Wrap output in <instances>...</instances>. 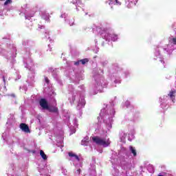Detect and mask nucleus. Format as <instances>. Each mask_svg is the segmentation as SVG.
I'll return each instance as SVG.
<instances>
[{
	"mask_svg": "<svg viewBox=\"0 0 176 176\" xmlns=\"http://www.w3.org/2000/svg\"><path fill=\"white\" fill-rule=\"evenodd\" d=\"M116 156H118L120 166L122 168L126 170V174H127V171L135 167L133 157L137 156V150L135 147L130 146L129 151L126 148L122 147L118 152V155L116 154Z\"/></svg>",
	"mask_w": 176,
	"mask_h": 176,
	"instance_id": "obj_1",
	"label": "nucleus"
},
{
	"mask_svg": "<svg viewBox=\"0 0 176 176\" xmlns=\"http://www.w3.org/2000/svg\"><path fill=\"white\" fill-rule=\"evenodd\" d=\"M172 28L173 32L168 38V44L163 47H157L154 52L153 60H157L164 67H166V62H164L160 52L162 50L165 54H170L176 49V23L172 25Z\"/></svg>",
	"mask_w": 176,
	"mask_h": 176,
	"instance_id": "obj_2",
	"label": "nucleus"
},
{
	"mask_svg": "<svg viewBox=\"0 0 176 176\" xmlns=\"http://www.w3.org/2000/svg\"><path fill=\"white\" fill-rule=\"evenodd\" d=\"M111 107L107 104H104L103 109H101L100 113V116L98 117V120L100 122L103 120L104 123V126H102L100 131H102V134L107 135L109 131H111V129H112V123H113V117L115 116V109H113V101L110 102Z\"/></svg>",
	"mask_w": 176,
	"mask_h": 176,
	"instance_id": "obj_3",
	"label": "nucleus"
},
{
	"mask_svg": "<svg viewBox=\"0 0 176 176\" xmlns=\"http://www.w3.org/2000/svg\"><path fill=\"white\" fill-rule=\"evenodd\" d=\"M102 74H104V69H101V67L96 68L93 70V76L95 82L90 91L92 96H94L98 93H102L104 89L108 86V83L102 76Z\"/></svg>",
	"mask_w": 176,
	"mask_h": 176,
	"instance_id": "obj_4",
	"label": "nucleus"
},
{
	"mask_svg": "<svg viewBox=\"0 0 176 176\" xmlns=\"http://www.w3.org/2000/svg\"><path fill=\"white\" fill-rule=\"evenodd\" d=\"M81 91H76L74 90V86L72 85H69L68 86L69 91H71L69 96V101L72 105L73 104H77V109L80 111L82 108H85V105H86V100H85V86H80Z\"/></svg>",
	"mask_w": 176,
	"mask_h": 176,
	"instance_id": "obj_5",
	"label": "nucleus"
},
{
	"mask_svg": "<svg viewBox=\"0 0 176 176\" xmlns=\"http://www.w3.org/2000/svg\"><path fill=\"white\" fill-rule=\"evenodd\" d=\"M129 70H123L118 63H113L109 69V76L111 82L114 85H119L122 82V78H128L130 76Z\"/></svg>",
	"mask_w": 176,
	"mask_h": 176,
	"instance_id": "obj_6",
	"label": "nucleus"
},
{
	"mask_svg": "<svg viewBox=\"0 0 176 176\" xmlns=\"http://www.w3.org/2000/svg\"><path fill=\"white\" fill-rule=\"evenodd\" d=\"M23 64L25 68L30 71L26 82L28 83L29 86H32L34 82H35V64L34 63V60H32L31 56L25 55L23 58Z\"/></svg>",
	"mask_w": 176,
	"mask_h": 176,
	"instance_id": "obj_7",
	"label": "nucleus"
},
{
	"mask_svg": "<svg viewBox=\"0 0 176 176\" xmlns=\"http://www.w3.org/2000/svg\"><path fill=\"white\" fill-rule=\"evenodd\" d=\"M175 94L176 90L172 89L168 94V96H163L160 98V102L161 103L160 107L162 108V109L168 108V107H167V101H168V98H170L173 104L175 102Z\"/></svg>",
	"mask_w": 176,
	"mask_h": 176,
	"instance_id": "obj_8",
	"label": "nucleus"
},
{
	"mask_svg": "<svg viewBox=\"0 0 176 176\" xmlns=\"http://www.w3.org/2000/svg\"><path fill=\"white\" fill-rule=\"evenodd\" d=\"M116 155V153H113L111 157V162L113 164L111 174L113 176H122V173L119 171V168H120V166L118 165V163H119V157Z\"/></svg>",
	"mask_w": 176,
	"mask_h": 176,
	"instance_id": "obj_9",
	"label": "nucleus"
},
{
	"mask_svg": "<svg viewBox=\"0 0 176 176\" xmlns=\"http://www.w3.org/2000/svg\"><path fill=\"white\" fill-rule=\"evenodd\" d=\"M101 36L107 42H109L110 41L116 42L118 39H119V36L118 34L109 32V30L107 29H104L103 32L101 33Z\"/></svg>",
	"mask_w": 176,
	"mask_h": 176,
	"instance_id": "obj_10",
	"label": "nucleus"
},
{
	"mask_svg": "<svg viewBox=\"0 0 176 176\" xmlns=\"http://www.w3.org/2000/svg\"><path fill=\"white\" fill-rule=\"evenodd\" d=\"M92 141L95 142L97 145H100V146H103V148H107L111 145V140L109 138H100L98 136L92 137Z\"/></svg>",
	"mask_w": 176,
	"mask_h": 176,
	"instance_id": "obj_11",
	"label": "nucleus"
},
{
	"mask_svg": "<svg viewBox=\"0 0 176 176\" xmlns=\"http://www.w3.org/2000/svg\"><path fill=\"white\" fill-rule=\"evenodd\" d=\"M69 156L70 157L71 162H73V164L75 166V167H82V161L80 160V156L72 152L69 153Z\"/></svg>",
	"mask_w": 176,
	"mask_h": 176,
	"instance_id": "obj_12",
	"label": "nucleus"
},
{
	"mask_svg": "<svg viewBox=\"0 0 176 176\" xmlns=\"http://www.w3.org/2000/svg\"><path fill=\"white\" fill-rule=\"evenodd\" d=\"M69 119L72 120L74 123V126H78V120L75 118V116L69 115L68 112L65 113L63 115V120L65 123H66L69 126V124H71V123H69Z\"/></svg>",
	"mask_w": 176,
	"mask_h": 176,
	"instance_id": "obj_13",
	"label": "nucleus"
},
{
	"mask_svg": "<svg viewBox=\"0 0 176 176\" xmlns=\"http://www.w3.org/2000/svg\"><path fill=\"white\" fill-rule=\"evenodd\" d=\"M30 12V8H28V4H25L21 7V12L25 14V17L26 20H30V17H34V12H32L31 14H28Z\"/></svg>",
	"mask_w": 176,
	"mask_h": 176,
	"instance_id": "obj_14",
	"label": "nucleus"
},
{
	"mask_svg": "<svg viewBox=\"0 0 176 176\" xmlns=\"http://www.w3.org/2000/svg\"><path fill=\"white\" fill-rule=\"evenodd\" d=\"M56 142H57V146H59L60 149L64 147L63 143L64 142V135L63 132H60L59 135H55Z\"/></svg>",
	"mask_w": 176,
	"mask_h": 176,
	"instance_id": "obj_15",
	"label": "nucleus"
},
{
	"mask_svg": "<svg viewBox=\"0 0 176 176\" xmlns=\"http://www.w3.org/2000/svg\"><path fill=\"white\" fill-rule=\"evenodd\" d=\"M1 42H6L8 47H12V52L14 53H16V52H17V50H16V47L14 46V45L8 43V42H10V36H3L1 39Z\"/></svg>",
	"mask_w": 176,
	"mask_h": 176,
	"instance_id": "obj_16",
	"label": "nucleus"
},
{
	"mask_svg": "<svg viewBox=\"0 0 176 176\" xmlns=\"http://www.w3.org/2000/svg\"><path fill=\"white\" fill-rule=\"evenodd\" d=\"M137 2H138V0H126L125 6H126L128 9H131L133 6L137 5Z\"/></svg>",
	"mask_w": 176,
	"mask_h": 176,
	"instance_id": "obj_17",
	"label": "nucleus"
},
{
	"mask_svg": "<svg viewBox=\"0 0 176 176\" xmlns=\"http://www.w3.org/2000/svg\"><path fill=\"white\" fill-rule=\"evenodd\" d=\"M40 106L43 109H49V104L47 103V100L45 98H41L39 101Z\"/></svg>",
	"mask_w": 176,
	"mask_h": 176,
	"instance_id": "obj_18",
	"label": "nucleus"
},
{
	"mask_svg": "<svg viewBox=\"0 0 176 176\" xmlns=\"http://www.w3.org/2000/svg\"><path fill=\"white\" fill-rule=\"evenodd\" d=\"M19 127H20L21 130H22V131H23V133H31V131H30V127L25 123L20 124Z\"/></svg>",
	"mask_w": 176,
	"mask_h": 176,
	"instance_id": "obj_19",
	"label": "nucleus"
},
{
	"mask_svg": "<svg viewBox=\"0 0 176 176\" xmlns=\"http://www.w3.org/2000/svg\"><path fill=\"white\" fill-rule=\"evenodd\" d=\"M47 72H50L54 79H57V76L58 75V72L57 69H54L53 67H48Z\"/></svg>",
	"mask_w": 176,
	"mask_h": 176,
	"instance_id": "obj_20",
	"label": "nucleus"
},
{
	"mask_svg": "<svg viewBox=\"0 0 176 176\" xmlns=\"http://www.w3.org/2000/svg\"><path fill=\"white\" fill-rule=\"evenodd\" d=\"M90 61V60L87 58L79 60L76 62H74V65H79L80 64H82V65H86Z\"/></svg>",
	"mask_w": 176,
	"mask_h": 176,
	"instance_id": "obj_21",
	"label": "nucleus"
},
{
	"mask_svg": "<svg viewBox=\"0 0 176 176\" xmlns=\"http://www.w3.org/2000/svg\"><path fill=\"white\" fill-rule=\"evenodd\" d=\"M89 175L91 176H96L97 175V173L96 172V165L92 164L89 168Z\"/></svg>",
	"mask_w": 176,
	"mask_h": 176,
	"instance_id": "obj_22",
	"label": "nucleus"
},
{
	"mask_svg": "<svg viewBox=\"0 0 176 176\" xmlns=\"http://www.w3.org/2000/svg\"><path fill=\"white\" fill-rule=\"evenodd\" d=\"M44 80H45V84H44L45 90H46L47 88L50 89V80H49V78L45 76L44 78Z\"/></svg>",
	"mask_w": 176,
	"mask_h": 176,
	"instance_id": "obj_23",
	"label": "nucleus"
},
{
	"mask_svg": "<svg viewBox=\"0 0 176 176\" xmlns=\"http://www.w3.org/2000/svg\"><path fill=\"white\" fill-rule=\"evenodd\" d=\"M126 137H127V134L123 131L120 133V140L121 142H126Z\"/></svg>",
	"mask_w": 176,
	"mask_h": 176,
	"instance_id": "obj_24",
	"label": "nucleus"
},
{
	"mask_svg": "<svg viewBox=\"0 0 176 176\" xmlns=\"http://www.w3.org/2000/svg\"><path fill=\"white\" fill-rule=\"evenodd\" d=\"M47 111H49V112H54L56 113L58 112V109H57V107H56V106L49 105L48 109H47Z\"/></svg>",
	"mask_w": 176,
	"mask_h": 176,
	"instance_id": "obj_25",
	"label": "nucleus"
},
{
	"mask_svg": "<svg viewBox=\"0 0 176 176\" xmlns=\"http://www.w3.org/2000/svg\"><path fill=\"white\" fill-rule=\"evenodd\" d=\"M131 113H129V115L127 116H125V119H128V120H130L131 122L135 120L138 118V113H136L135 116H134L133 118H131Z\"/></svg>",
	"mask_w": 176,
	"mask_h": 176,
	"instance_id": "obj_26",
	"label": "nucleus"
},
{
	"mask_svg": "<svg viewBox=\"0 0 176 176\" xmlns=\"http://www.w3.org/2000/svg\"><path fill=\"white\" fill-rule=\"evenodd\" d=\"M22 44L23 46H30V45H34V43L30 40H23Z\"/></svg>",
	"mask_w": 176,
	"mask_h": 176,
	"instance_id": "obj_27",
	"label": "nucleus"
},
{
	"mask_svg": "<svg viewBox=\"0 0 176 176\" xmlns=\"http://www.w3.org/2000/svg\"><path fill=\"white\" fill-rule=\"evenodd\" d=\"M81 145H83L84 146H87V145H89V137H85L81 141Z\"/></svg>",
	"mask_w": 176,
	"mask_h": 176,
	"instance_id": "obj_28",
	"label": "nucleus"
},
{
	"mask_svg": "<svg viewBox=\"0 0 176 176\" xmlns=\"http://www.w3.org/2000/svg\"><path fill=\"white\" fill-rule=\"evenodd\" d=\"M122 107L123 108H132L131 104H130V101L126 100L122 104Z\"/></svg>",
	"mask_w": 176,
	"mask_h": 176,
	"instance_id": "obj_29",
	"label": "nucleus"
},
{
	"mask_svg": "<svg viewBox=\"0 0 176 176\" xmlns=\"http://www.w3.org/2000/svg\"><path fill=\"white\" fill-rule=\"evenodd\" d=\"M15 57H16V52H15V54H12V55L10 53H8L7 55V59L12 60V61H14Z\"/></svg>",
	"mask_w": 176,
	"mask_h": 176,
	"instance_id": "obj_30",
	"label": "nucleus"
},
{
	"mask_svg": "<svg viewBox=\"0 0 176 176\" xmlns=\"http://www.w3.org/2000/svg\"><path fill=\"white\" fill-rule=\"evenodd\" d=\"M50 32L48 30H46L45 33H44V35H45V38L46 39H49L50 42L52 41V39H50Z\"/></svg>",
	"mask_w": 176,
	"mask_h": 176,
	"instance_id": "obj_31",
	"label": "nucleus"
},
{
	"mask_svg": "<svg viewBox=\"0 0 176 176\" xmlns=\"http://www.w3.org/2000/svg\"><path fill=\"white\" fill-rule=\"evenodd\" d=\"M14 170V168H13V165H11L10 167L9 168L8 172H7V175L8 176H12V175L13 174Z\"/></svg>",
	"mask_w": 176,
	"mask_h": 176,
	"instance_id": "obj_32",
	"label": "nucleus"
},
{
	"mask_svg": "<svg viewBox=\"0 0 176 176\" xmlns=\"http://www.w3.org/2000/svg\"><path fill=\"white\" fill-rule=\"evenodd\" d=\"M2 138L4 141L7 142V144H11L10 142H9V141L8 140V132H4L2 134Z\"/></svg>",
	"mask_w": 176,
	"mask_h": 176,
	"instance_id": "obj_33",
	"label": "nucleus"
},
{
	"mask_svg": "<svg viewBox=\"0 0 176 176\" xmlns=\"http://www.w3.org/2000/svg\"><path fill=\"white\" fill-rule=\"evenodd\" d=\"M40 156H41L42 159H43V160H47V155H46V154H45V152L43 150L40 151Z\"/></svg>",
	"mask_w": 176,
	"mask_h": 176,
	"instance_id": "obj_34",
	"label": "nucleus"
},
{
	"mask_svg": "<svg viewBox=\"0 0 176 176\" xmlns=\"http://www.w3.org/2000/svg\"><path fill=\"white\" fill-rule=\"evenodd\" d=\"M75 175H76V176H85V174H82V170H80V168H78L75 171Z\"/></svg>",
	"mask_w": 176,
	"mask_h": 176,
	"instance_id": "obj_35",
	"label": "nucleus"
},
{
	"mask_svg": "<svg viewBox=\"0 0 176 176\" xmlns=\"http://www.w3.org/2000/svg\"><path fill=\"white\" fill-rule=\"evenodd\" d=\"M70 3L75 5L77 12H79V8H78V0H70Z\"/></svg>",
	"mask_w": 176,
	"mask_h": 176,
	"instance_id": "obj_36",
	"label": "nucleus"
},
{
	"mask_svg": "<svg viewBox=\"0 0 176 176\" xmlns=\"http://www.w3.org/2000/svg\"><path fill=\"white\" fill-rule=\"evenodd\" d=\"M100 65L101 67H102L103 68L107 67V65H108V61L107 60H102L100 61Z\"/></svg>",
	"mask_w": 176,
	"mask_h": 176,
	"instance_id": "obj_37",
	"label": "nucleus"
},
{
	"mask_svg": "<svg viewBox=\"0 0 176 176\" xmlns=\"http://www.w3.org/2000/svg\"><path fill=\"white\" fill-rule=\"evenodd\" d=\"M60 17L61 19H65V23L68 21V19H67L68 17V14L67 13H63Z\"/></svg>",
	"mask_w": 176,
	"mask_h": 176,
	"instance_id": "obj_38",
	"label": "nucleus"
},
{
	"mask_svg": "<svg viewBox=\"0 0 176 176\" xmlns=\"http://www.w3.org/2000/svg\"><path fill=\"white\" fill-rule=\"evenodd\" d=\"M41 17L43 20H45V21H49V14H43Z\"/></svg>",
	"mask_w": 176,
	"mask_h": 176,
	"instance_id": "obj_39",
	"label": "nucleus"
},
{
	"mask_svg": "<svg viewBox=\"0 0 176 176\" xmlns=\"http://www.w3.org/2000/svg\"><path fill=\"white\" fill-rule=\"evenodd\" d=\"M148 170L149 171V173H151V174H153L155 173V169L153 168V166L152 165H150L148 167Z\"/></svg>",
	"mask_w": 176,
	"mask_h": 176,
	"instance_id": "obj_40",
	"label": "nucleus"
},
{
	"mask_svg": "<svg viewBox=\"0 0 176 176\" xmlns=\"http://www.w3.org/2000/svg\"><path fill=\"white\" fill-rule=\"evenodd\" d=\"M133 140H134V133H129L128 140L133 141Z\"/></svg>",
	"mask_w": 176,
	"mask_h": 176,
	"instance_id": "obj_41",
	"label": "nucleus"
},
{
	"mask_svg": "<svg viewBox=\"0 0 176 176\" xmlns=\"http://www.w3.org/2000/svg\"><path fill=\"white\" fill-rule=\"evenodd\" d=\"M67 23H68L69 25H70V27H72V25H74V24L75 23V21L74 19H67Z\"/></svg>",
	"mask_w": 176,
	"mask_h": 176,
	"instance_id": "obj_42",
	"label": "nucleus"
},
{
	"mask_svg": "<svg viewBox=\"0 0 176 176\" xmlns=\"http://www.w3.org/2000/svg\"><path fill=\"white\" fill-rule=\"evenodd\" d=\"M13 118H9L7 121V124H8V126H10L11 124H13Z\"/></svg>",
	"mask_w": 176,
	"mask_h": 176,
	"instance_id": "obj_43",
	"label": "nucleus"
},
{
	"mask_svg": "<svg viewBox=\"0 0 176 176\" xmlns=\"http://www.w3.org/2000/svg\"><path fill=\"white\" fill-rule=\"evenodd\" d=\"M62 174H63V175H67V169H65L64 167H61L60 168Z\"/></svg>",
	"mask_w": 176,
	"mask_h": 176,
	"instance_id": "obj_44",
	"label": "nucleus"
},
{
	"mask_svg": "<svg viewBox=\"0 0 176 176\" xmlns=\"http://www.w3.org/2000/svg\"><path fill=\"white\" fill-rule=\"evenodd\" d=\"M10 3H12V0H6L4 3V5L6 6V5H9Z\"/></svg>",
	"mask_w": 176,
	"mask_h": 176,
	"instance_id": "obj_45",
	"label": "nucleus"
},
{
	"mask_svg": "<svg viewBox=\"0 0 176 176\" xmlns=\"http://www.w3.org/2000/svg\"><path fill=\"white\" fill-rule=\"evenodd\" d=\"M98 39H101L100 36H97L96 38L94 40L96 47H97V42H98Z\"/></svg>",
	"mask_w": 176,
	"mask_h": 176,
	"instance_id": "obj_46",
	"label": "nucleus"
},
{
	"mask_svg": "<svg viewBox=\"0 0 176 176\" xmlns=\"http://www.w3.org/2000/svg\"><path fill=\"white\" fill-rule=\"evenodd\" d=\"M38 30H43V28H45V26L38 25Z\"/></svg>",
	"mask_w": 176,
	"mask_h": 176,
	"instance_id": "obj_47",
	"label": "nucleus"
},
{
	"mask_svg": "<svg viewBox=\"0 0 176 176\" xmlns=\"http://www.w3.org/2000/svg\"><path fill=\"white\" fill-rule=\"evenodd\" d=\"M76 79H77L78 81L80 80V77L79 76V74H76Z\"/></svg>",
	"mask_w": 176,
	"mask_h": 176,
	"instance_id": "obj_48",
	"label": "nucleus"
},
{
	"mask_svg": "<svg viewBox=\"0 0 176 176\" xmlns=\"http://www.w3.org/2000/svg\"><path fill=\"white\" fill-rule=\"evenodd\" d=\"M6 77H5V76H3L2 77L3 82H4V85L6 84Z\"/></svg>",
	"mask_w": 176,
	"mask_h": 176,
	"instance_id": "obj_49",
	"label": "nucleus"
},
{
	"mask_svg": "<svg viewBox=\"0 0 176 176\" xmlns=\"http://www.w3.org/2000/svg\"><path fill=\"white\" fill-rule=\"evenodd\" d=\"M50 96L54 97V96H56V93H54V91H52V93H50Z\"/></svg>",
	"mask_w": 176,
	"mask_h": 176,
	"instance_id": "obj_50",
	"label": "nucleus"
},
{
	"mask_svg": "<svg viewBox=\"0 0 176 176\" xmlns=\"http://www.w3.org/2000/svg\"><path fill=\"white\" fill-rule=\"evenodd\" d=\"M22 89L24 90V91H27V86L24 85V86L22 87Z\"/></svg>",
	"mask_w": 176,
	"mask_h": 176,
	"instance_id": "obj_51",
	"label": "nucleus"
},
{
	"mask_svg": "<svg viewBox=\"0 0 176 176\" xmlns=\"http://www.w3.org/2000/svg\"><path fill=\"white\" fill-rule=\"evenodd\" d=\"M0 17H3V12L2 10H0Z\"/></svg>",
	"mask_w": 176,
	"mask_h": 176,
	"instance_id": "obj_52",
	"label": "nucleus"
},
{
	"mask_svg": "<svg viewBox=\"0 0 176 176\" xmlns=\"http://www.w3.org/2000/svg\"><path fill=\"white\" fill-rule=\"evenodd\" d=\"M10 96V97H13V98H14L16 97V95H14V94H12Z\"/></svg>",
	"mask_w": 176,
	"mask_h": 176,
	"instance_id": "obj_53",
	"label": "nucleus"
},
{
	"mask_svg": "<svg viewBox=\"0 0 176 176\" xmlns=\"http://www.w3.org/2000/svg\"><path fill=\"white\" fill-rule=\"evenodd\" d=\"M1 46H2V45H0V50H1V49H2V48L1 47ZM3 52H5V50H3V52H0V53L3 54Z\"/></svg>",
	"mask_w": 176,
	"mask_h": 176,
	"instance_id": "obj_54",
	"label": "nucleus"
},
{
	"mask_svg": "<svg viewBox=\"0 0 176 176\" xmlns=\"http://www.w3.org/2000/svg\"><path fill=\"white\" fill-rule=\"evenodd\" d=\"M20 78H21V76H18V79H20Z\"/></svg>",
	"mask_w": 176,
	"mask_h": 176,
	"instance_id": "obj_55",
	"label": "nucleus"
},
{
	"mask_svg": "<svg viewBox=\"0 0 176 176\" xmlns=\"http://www.w3.org/2000/svg\"><path fill=\"white\" fill-rule=\"evenodd\" d=\"M74 133H75V131H74L72 133H70V134H74Z\"/></svg>",
	"mask_w": 176,
	"mask_h": 176,
	"instance_id": "obj_56",
	"label": "nucleus"
},
{
	"mask_svg": "<svg viewBox=\"0 0 176 176\" xmlns=\"http://www.w3.org/2000/svg\"><path fill=\"white\" fill-rule=\"evenodd\" d=\"M102 46H104V43H102Z\"/></svg>",
	"mask_w": 176,
	"mask_h": 176,
	"instance_id": "obj_57",
	"label": "nucleus"
},
{
	"mask_svg": "<svg viewBox=\"0 0 176 176\" xmlns=\"http://www.w3.org/2000/svg\"><path fill=\"white\" fill-rule=\"evenodd\" d=\"M50 52H52V49H50Z\"/></svg>",
	"mask_w": 176,
	"mask_h": 176,
	"instance_id": "obj_58",
	"label": "nucleus"
},
{
	"mask_svg": "<svg viewBox=\"0 0 176 176\" xmlns=\"http://www.w3.org/2000/svg\"><path fill=\"white\" fill-rule=\"evenodd\" d=\"M81 79H83V76L81 77Z\"/></svg>",
	"mask_w": 176,
	"mask_h": 176,
	"instance_id": "obj_59",
	"label": "nucleus"
},
{
	"mask_svg": "<svg viewBox=\"0 0 176 176\" xmlns=\"http://www.w3.org/2000/svg\"><path fill=\"white\" fill-rule=\"evenodd\" d=\"M21 87H19V89H20V90H21Z\"/></svg>",
	"mask_w": 176,
	"mask_h": 176,
	"instance_id": "obj_60",
	"label": "nucleus"
},
{
	"mask_svg": "<svg viewBox=\"0 0 176 176\" xmlns=\"http://www.w3.org/2000/svg\"><path fill=\"white\" fill-rule=\"evenodd\" d=\"M40 171V173H42V170H39Z\"/></svg>",
	"mask_w": 176,
	"mask_h": 176,
	"instance_id": "obj_61",
	"label": "nucleus"
},
{
	"mask_svg": "<svg viewBox=\"0 0 176 176\" xmlns=\"http://www.w3.org/2000/svg\"><path fill=\"white\" fill-rule=\"evenodd\" d=\"M106 3H108V1H106Z\"/></svg>",
	"mask_w": 176,
	"mask_h": 176,
	"instance_id": "obj_62",
	"label": "nucleus"
},
{
	"mask_svg": "<svg viewBox=\"0 0 176 176\" xmlns=\"http://www.w3.org/2000/svg\"><path fill=\"white\" fill-rule=\"evenodd\" d=\"M97 49V51H98V48H96Z\"/></svg>",
	"mask_w": 176,
	"mask_h": 176,
	"instance_id": "obj_63",
	"label": "nucleus"
}]
</instances>
